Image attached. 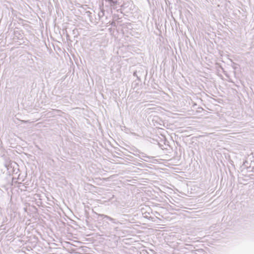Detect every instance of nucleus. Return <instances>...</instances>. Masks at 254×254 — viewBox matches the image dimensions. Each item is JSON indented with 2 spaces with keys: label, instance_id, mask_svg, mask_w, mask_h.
<instances>
[{
  "label": "nucleus",
  "instance_id": "obj_1",
  "mask_svg": "<svg viewBox=\"0 0 254 254\" xmlns=\"http://www.w3.org/2000/svg\"><path fill=\"white\" fill-rule=\"evenodd\" d=\"M106 7L116 9L120 5V0H102Z\"/></svg>",
  "mask_w": 254,
  "mask_h": 254
},
{
  "label": "nucleus",
  "instance_id": "obj_2",
  "mask_svg": "<svg viewBox=\"0 0 254 254\" xmlns=\"http://www.w3.org/2000/svg\"><path fill=\"white\" fill-rule=\"evenodd\" d=\"M99 217L100 218H102L103 219H108V220H110V221L112 218V217H111L108 215L103 214H99Z\"/></svg>",
  "mask_w": 254,
  "mask_h": 254
},
{
  "label": "nucleus",
  "instance_id": "obj_3",
  "mask_svg": "<svg viewBox=\"0 0 254 254\" xmlns=\"http://www.w3.org/2000/svg\"><path fill=\"white\" fill-rule=\"evenodd\" d=\"M105 11L103 9H101L100 11L98 13V16L99 19L101 18L104 16Z\"/></svg>",
  "mask_w": 254,
  "mask_h": 254
},
{
  "label": "nucleus",
  "instance_id": "obj_4",
  "mask_svg": "<svg viewBox=\"0 0 254 254\" xmlns=\"http://www.w3.org/2000/svg\"><path fill=\"white\" fill-rule=\"evenodd\" d=\"M111 221L114 223V224H123V222H120L119 221L114 219V218H112Z\"/></svg>",
  "mask_w": 254,
  "mask_h": 254
},
{
  "label": "nucleus",
  "instance_id": "obj_5",
  "mask_svg": "<svg viewBox=\"0 0 254 254\" xmlns=\"http://www.w3.org/2000/svg\"><path fill=\"white\" fill-rule=\"evenodd\" d=\"M124 219H125V218H122V219H121L120 221H120V222H123V224H124Z\"/></svg>",
  "mask_w": 254,
  "mask_h": 254
},
{
  "label": "nucleus",
  "instance_id": "obj_6",
  "mask_svg": "<svg viewBox=\"0 0 254 254\" xmlns=\"http://www.w3.org/2000/svg\"><path fill=\"white\" fill-rule=\"evenodd\" d=\"M124 219H125V218H122V219H121L120 221H120V222H123V224H124Z\"/></svg>",
  "mask_w": 254,
  "mask_h": 254
},
{
  "label": "nucleus",
  "instance_id": "obj_7",
  "mask_svg": "<svg viewBox=\"0 0 254 254\" xmlns=\"http://www.w3.org/2000/svg\"><path fill=\"white\" fill-rule=\"evenodd\" d=\"M127 215H123V217H127Z\"/></svg>",
  "mask_w": 254,
  "mask_h": 254
}]
</instances>
